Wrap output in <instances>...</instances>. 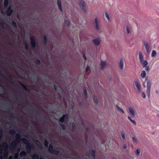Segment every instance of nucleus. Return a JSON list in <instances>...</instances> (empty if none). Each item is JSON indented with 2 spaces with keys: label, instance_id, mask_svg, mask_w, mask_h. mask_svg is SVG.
<instances>
[{
  "label": "nucleus",
  "instance_id": "21",
  "mask_svg": "<svg viewBox=\"0 0 159 159\" xmlns=\"http://www.w3.org/2000/svg\"><path fill=\"white\" fill-rule=\"evenodd\" d=\"M76 128V125L74 122H73L72 123L71 125V130L74 131L75 130Z\"/></svg>",
  "mask_w": 159,
  "mask_h": 159
},
{
  "label": "nucleus",
  "instance_id": "40",
  "mask_svg": "<svg viewBox=\"0 0 159 159\" xmlns=\"http://www.w3.org/2000/svg\"><path fill=\"white\" fill-rule=\"evenodd\" d=\"M16 139L17 140H20L21 139V138L19 134H17L16 135Z\"/></svg>",
  "mask_w": 159,
  "mask_h": 159
},
{
  "label": "nucleus",
  "instance_id": "26",
  "mask_svg": "<svg viewBox=\"0 0 159 159\" xmlns=\"http://www.w3.org/2000/svg\"><path fill=\"white\" fill-rule=\"evenodd\" d=\"M146 75V73L145 72V71L144 70H142L141 71V77L143 78H144Z\"/></svg>",
  "mask_w": 159,
  "mask_h": 159
},
{
  "label": "nucleus",
  "instance_id": "18",
  "mask_svg": "<svg viewBox=\"0 0 159 159\" xmlns=\"http://www.w3.org/2000/svg\"><path fill=\"white\" fill-rule=\"evenodd\" d=\"M17 143L16 141H14L11 144V147L12 150L15 149Z\"/></svg>",
  "mask_w": 159,
  "mask_h": 159
},
{
  "label": "nucleus",
  "instance_id": "43",
  "mask_svg": "<svg viewBox=\"0 0 159 159\" xmlns=\"http://www.w3.org/2000/svg\"><path fill=\"white\" fill-rule=\"evenodd\" d=\"M116 107L120 111H121L122 113H124V111L123 110V109L121 108L120 107H119L118 106H116Z\"/></svg>",
  "mask_w": 159,
  "mask_h": 159
},
{
  "label": "nucleus",
  "instance_id": "37",
  "mask_svg": "<svg viewBox=\"0 0 159 159\" xmlns=\"http://www.w3.org/2000/svg\"><path fill=\"white\" fill-rule=\"evenodd\" d=\"M126 29L127 33L128 34H129L130 33V28L128 25L126 26Z\"/></svg>",
  "mask_w": 159,
  "mask_h": 159
},
{
  "label": "nucleus",
  "instance_id": "25",
  "mask_svg": "<svg viewBox=\"0 0 159 159\" xmlns=\"http://www.w3.org/2000/svg\"><path fill=\"white\" fill-rule=\"evenodd\" d=\"M32 159H42V158H40L39 159V156L36 154H34L32 156Z\"/></svg>",
  "mask_w": 159,
  "mask_h": 159
},
{
  "label": "nucleus",
  "instance_id": "52",
  "mask_svg": "<svg viewBox=\"0 0 159 159\" xmlns=\"http://www.w3.org/2000/svg\"><path fill=\"white\" fill-rule=\"evenodd\" d=\"M54 89L56 91H57V86L55 85H54Z\"/></svg>",
  "mask_w": 159,
  "mask_h": 159
},
{
  "label": "nucleus",
  "instance_id": "64",
  "mask_svg": "<svg viewBox=\"0 0 159 159\" xmlns=\"http://www.w3.org/2000/svg\"><path fill=\"white\" fill-rule=\"evenodd\" d=\"M0 159H3V157L2 156H0Z\"/></svg>",
  "mask_w": 159,
  "mask_h": 159
},
{
  "label": "nucleus",
  "instance_id": "46",
  "mask_svg": "<svg viewBox=\"0 0 159 159\" xmlns=\"http://www.w3.org/2000/svg\"><path fill=\"white\" fill-rule=\"evenodd\" d=\"M25 48L26 50H28L29 49V47L28 46V45L27 43H26V42H25Z\"/></svg>",
  "mask_w": 159,
  "mask_h": 159
},
{
  "label": "nucleus",
  "instance_id": "22",
  "mask_svg": "<svg viewBox=\"0 0 159 159\" xmlns=\"http://www.w3.org/2000/svg\"><path fill=\"white\" fill-rule=\"evenodd\" d=\"M100 65L102 69H103L106 65L105 62L104 61H101Z\"/></svg>",
  "mask_w": 159,
  "mask_h": 159
},
{
  "label": "nucleus",
  "instance_id": "19",
  "mask_svg": "<svg viewBox=\"0 0 159 159\" xmlns=\"http://www.w3.org/2000/svg\"><path fill=\"white\" fill-rule=\"evenodd\" d=\"M119 66L120 68L122 69L123 68L124 62L122 59H121L120 60Z\"/></svg>",
  "mask_w": 159,
  "mask_h": 159
},
{
  "label": "nucleus",
  "instance_id": "16",
  "mask_svg": "<svg viewBox=\"0 0 159 159\" xmlns=\"http://www.w3.org/2000/svg\"><path fill=\"white\" fill-rule=\"evenodd\" d=\"M139 59L140 62H141L143 60V57L142 53L141 52H139Z\"/></svg>",
  "mask_w": 159,
  "mask_h": 159
},
{
  "label": "nucleus",
  "instance_id": "50",
  "mask_svg": "<svg viewBox=\"0 0 159 159\" xmlns=\"http://www.w3.org/2000/svg\"><path fill=\"white\" fill-rule=\"evenodd\" d=\"M121 136L122 137V138L123 139H125V134L122 133H121Z\"/></svg>",
  "mask_w": 159,
  "mask_h": 159
},
{
  "label": "nucleus",
  "instance_id": "53",
  "mask_svg": "<svg viewBox=\"0 0 159 159\" xmlns=\"http://www.w3.org/2000/svg\"><path fill=\"white\" fill-rule=\"evenodd\" d=\"M2 149L1 146L0 145V154H2Z\"/></svg>",
  "mask_w": 159,
  "mask_h": 159
},
{
  "label": "nucleus",
  "instance_id": "34",
  "mask_svg": "<svg viewBox=\"0 0 159 159\" xmlns=\"http://www.w3.org/2000/svg\"><path fill=\"white\" fill-rule=\"evenodd\" d=\"M156 52L155 51L153 50L152 51V54H151V57H154L156 56Z\"/></svg>",
  "mask_w": 159,
  "mask_h": 159
},
{
  "label": "nucleus",
  "instance_id": "23",
  "mask_svg": "<svg viewBox=\"0 0 159 159\" xmlns=\"http://www.w3.org/2000/svg\"><path fill=\"white\" fill-rule=\"evenodd\" d=\"M94 21L96 25V30H98L99 29V26L98 25V21L97 18L95 19Z\"/></svg>",
  "mask_w": 159,
  "mask_h": 159
},
{
  "label": "nucleus",
  "instance_id": "49",
  "mask_svg": "<svg viewBox=\"0 0 159 159\" xmlns=\"http://www.w3.org/2000/svg\"><path fill=\"white\" fill-rule=\"evenodd\" d=\"M90 70L89 67V66H87L85 69V71L88 72Z\"/></svg>",
  "mask_w": 159,
  "mask_h": 159
},
{
  "label": "nucleus",
  "instance_id": "9",
  "mask_svg": "<svg viewBox=\"0 0 159 159\" xmlns=\"http://www.w3.org/2000/svg\"><path fill=\"white\" fill-rule=\"evenodd\" d=\"M144 45L145 48L146 50V52L147 53L149 52V48L150 46L149 43L147 41H144Z\"/></svg>",
  "mask_w": 159,
  "mask_h": 159
},
{
  "label": "nucleus",
  "instance_id": "54",
  "mask_svg": "<svg viewBox=\"0 0 159 159\" xmlns=\"http://www.w3.org/2000/svg\"><path fill=\"white\" fill-rule=\"evenodd\" d=\"M132 139L133 140V141L136 142H137V139L134 138V137H133L132 138Z\"/></svg>",
  "mask_w": 159,
  "mask_h": 159
},
{
  "label": "nucleus",
  "instance_id": "59",
  "mask_svg": "<svg viewBox=\"0 0 159 159\" xmlns=\"http://www.w3.org/2000/svg\"><path fill=\"white\" fill-rule=\"evenodd\" d=\"M123 148L124 149H125L127 148V146L126 145H124L123 146Z\"/></svg>",
  "mask_w": 159,
  "mask_h": 159
},
{
  "label": "nucleus",
  "instance_id": "12",
  "mask_svg": "<svg viewBox=\"0 0 159 159\" xmlns=\"http://www.w3.org/2000/svg\"><path fill=\"white\" fill-rule=\"evenodd\" d=\"M54 150L52 145V144H50L49 146L48 149V152L52 154Z\"/></svg>",
  "mask_w": 159,
  "mask_h": 159
},
{
  "label": "nucleus",
  "instance_id": "41",
  "mask_svg": "<svg viewBox=\"0 0 159 159\" xmlns=\"http://www.w3.org/2000/svg\"><path fill=\"white\" fill-rule=\"evenodd\" d=\"M9 133L11 134H15L16 132L13 130H11L9 131Z\"/></svg>",
  "mask_w": 159,
  "mask_h": 159
},
{
  "label": "nucleus",
  "instance_id": "39",
  "mask_svg": "<svg viewBox=\"0 0 159 159\" xmlns=\"http://www.w3.org/2000/svg\"><path fill=\"white\" fill-rule=\"evenodd\" d=\"M105 14L106 17L107 18V19L108 20V21H110V19L109 16V15L108 13H107V12L106 11L105 12Z\"/></svg>",
  "mask_w": 159,
  "mask_h": 159
},
{
  "label": "nucleus",
  "instance_id": "2",
  "mask_svg": "<svg viewBox=\"0 0 159 159\" xmlns=\"http://www.w3.org/2000/svg\"><path fill=\"white\" fill-rule=\"evenodd\" d=\"M79 5L84 12H86V5L83 0H79Z\"/></svg>",
  "mask_w": 159,
  "mask_h": 159
},
{
  "label": "nucleus",
  "instance_id": "58",
  "mask_svg": "<svg viewBox=\"0 0 159 159\" xmlns=\"http://www.w3.org/2000/svg\"><path fill=\"white\" fill-rule=\"evenodd\" d=\"M83 58L84 60H86V57L84 54Z\"/></svg>",
  "mask_w": 159,
  "mask_h": 159
},
{
  "label": "nucleus",
  "instance_id": "10",
  "mask_svg": "<svg viewBox=\"0 0 159 159\" xmlns=\"http://www.w3.org/2000/svg\"><path fill=\"white\" fill-rule=\"evenodd\" d=\"M18 83L23 88V89L25 91L27 92H30V89L29 88H28L26 85L21 83L20 81L18 82Z\"/></svg>",
  "mask_w": 159,
  "mask_h": 159
},
{
  "label": "nucleus",
  "instance_id": "35",
  "mask_svg": "<svg viewBox=\"0 0 159 159\" xmlns=\"http://www.w3.org/2000/svg\"><path fill=\"white\" fill-rule=\"evenodd\" d=\"M93 100L94 103L97 104L98 103V100L96 97L94 96L93 98Z\"/></svg>",
  "mask_w": 159,
  "mask_h": 159
},
{
  "label": "nucleus",
  "instance_id": "44",
  "mask_svg": "<svg viewBox=\"0 0 159 159\" xmlns=\"http://www.w3.org/2000/svg\"><path fill=\"white\" fill-rule=\"evenodd\" d=\"M140 151L139 149H137L136 151V154L137 155H139L140 153Z\"/></svg>",
  "mask_w": 159,
  "mask_h": 159
},
{
  "label": "nucleus",
  "instance_id": "60",
  "mask_svg": "<svg viewBox=\"0 0 159 159\" xmlns=\"http://www.w3.org/2000/svg\"><path fill=\"white\" fill-rule=\"evenodd\" d=\"M2 137V135L0 134V141L1 140Z\"/></svg>",
  "mask_w": 159,
  "mask_h": 159
},
{
  "label": "nucleus",
  "instance_id": "32",
  "mask_svg": "<svg viewBox=\"0 0 159 159\" xmlns=\"http://www.w3.org/2000/svg\"><path fill=\"white\" fill-rule=\"evenodd\" d=\"M84 95L85 97V98H87L88 94H87V90L85 88H84Z\"/></svg>",
  "mask_w": 159,
  "mask_h": 159
},
{
  "label": "nucleus",
  "instance_id": "38",
  "mask_svg": "<svg viewBox=\"0 0 159 159\" xmlns=\"http://www.w3.org/2000/svg\"><path fill=\"white\" fill-rule=\"evenodd\" d=\"M60 152V151H59L54 150L53 153L56 155H58L59 154Z\"/></svg>",
  "mask_w": 159,
  "mask_h": 159
},
{
  "label": "nucleus",
  "instance_id": "51",
  "mask_svg": "<svg viewBox=\"0 0 159 159\" xmlns=\"http://www.w3.org/2000/svg\"><path fill=\"white\" fill-rule=\"evenodd\" d=\"M9 117L11 118V119H15L16 118V117L14 116H9Z\"/></svg>",
  "mask_w": 159,
  "mask_h": 159
},
{
  "label": "nucleus",
  "instance_id": "3",
  "mask_svg": "<svg viewBox=\"0 0 159 159\" xmlns=\"http://www.w3.org/2000/svg\"><path fill=\"white\" fill-rule=\"evenodd\" d=\"M30 42L31 45V49H34L36 44L35 39L33 36H32L30 37Z\"/></svg>",
  "mask_w": 159,
  "mask_h": 159
},
{
  "label": "nucleus",
  "instance_id": "1",
  "mask_svg": "<svg viewBox=\"0 0 159 159\" xmlns=\"http://www.w3.org/2000/svg\"><path fill=\"white\" fill-rule=\"evenodd\" d=\"M21 140L22 142L26 145V151L28 153L30 152L31 149L33 148L32 145L30 144L29 141L26 139L23 138L21 139Z\"/></svg>",
  "mask_w": 159,
  "mask_h": 159
},
{
  "label": "nucleus",
  "instance_id": "11",
  "mask_svg": "<svg viewBox=\"0 0 159 159\" xmlns=\"http://www.w3.org/2000/svg\"><path fill=\"white\" fill-rule=\"evenodd\" d=\"M2 148L5 149L4 152V155L5 156H7L8 155V152L6 150L7 148V144L6 143H4L2 144Z\"/></svg>",
  "mask_w": 159,
  "mask_h": 159
},
{
  "label": "nucleus",
  "instance_id": "20",
  "mask_svg": "<svg viewBox=\"0 0 159 159\" xmlns=\"http://www.w3.org/2000/svg\"><path fill=\"white\" fill-rule=\"evenodd\" d=\"M43 39V44L46 45L47 44V39L46 36H44Z\"/></svg>",
  "mask_w": 159,
  "mask_h": 159
},
{
  "label": "nucleus",
  "instance_id": "7",
  "mask_svg": "<svg viewBox=\"0 0 159 159\" xmlns=\"http://www.w3.org/2000/svg\"><path fill=\"white\" fill-rule=\"evenodd\" d=\"M13 12V10L11 7L10 6L7 11L5 12V14L8 16H10L11 15Z\"/></svg>",
  "mask_w": 159,
  "mask_h": 159
},
{
  "label": "nucleus",
  "instance_id": "6",
  "mask_svg": "<svg viewBox=\"0 0 159 159\" xmlns=\"http://www.w3.org/2000/svg\"><path fill=\"white\" fill-rule=\"evenodd\" d=\"M68 115L67 114L63 115L59 119V122L61 123L64 122L65 123L68 119Z\"/></svg>",
  "mask_w": 159,
  "mask_h": 159
},
{
  "label": "nucleus",
  "instance_id": "62",
  "mask_svg": "<svg viewBox=\"0 0 159 159\" xmlns=\"http://www.w3.org/2000/svg\"><path fill=\"white\" fill-rule=\"evenodd\" d=\"M143 86H144V87H145L146 86L145 85V82H144L143 83Z\"/></svg>",
  "mask_w": 159,
  "mask_h": 159
},
{
  "label": "nucleus",
  "instance_id": "42",
  "mask_svg": "<svg viewBox=\"0 0 159 159\" xmlns=\"http://www.w3.org/2000/svg\"><path fill=\"white\" fill-rule=\"evenodd\" d=\"M36 64L38 66L40 64V62L39 60L37 59L36 61L35 62Z\"/></svg>",
  "mask_w": 159,
  "mask_h": 159
},
{
  "label": "nucleus",
  "instance_id": "48",
  "mask_svg": "<svg viewBox=\"0 0 159 159\" xmlns=\"http://www.w3.org/2000/svg\"><path fill=\"white\" fill-rule=\"evenodd\" d=\"M145 67V69L146 71H148L149 70V66H146Z\"/></svg>",
  "mask_w": 159,
  "mask_h": 159
},
{
  "label": "nucleus",
  "instance_id": "17",
  "mask_svg": "<svg viewBox=\"0 0 159 159\" xmlns=\"http://www.w3.org/2000/svg\"><path fill=\"white\" fill-rule=\"evenodd\" d=\"M141 62H140L143 67H146L148 64V62L146 60H143Z\"/></svg>",
  "mask_w": 159,
  "mask_h": 159
},
{
  "label": "nucleus",
  "instance_id": "14",
  "mask_svg": "<svg viewBox=\"0 0 159 159\" xmlns=\"http://www.w3.org/2000/svg\"><path fill=\"white\" fill-rule=\"evenodd\" d=\"M129 111V112L130 114L133 116H135V112L134 109L132 107H130L128 108Z\"/></svg>",
  "mask_w": 159,
  "mask_h": 159
},
{
  "label": "nucleus",
  "instance_id": "57",
  "mask_svg": "<svg viewBox=\"0 0 159 159\" xmlns=\"http://www.w3.org/2000/svg\"><path fill=\"white\" fill-rule=\"evenodd\" d=\"M18 155V154H16L15 156V158L16 159L17 158Z\"/></svg>",
  "mask_w": 159,
  "mask_h": 159
},
{
  "label": "nucleus",
  "instance_id": "28",
  "mask_svg": "<svg viewBox=\"0 0 159 159\" xmlns=\"http://www.w3.org/2000/svg\"><path fill=\"white\" fill-rule=\"evenodd\" d=\"M11 24L13 27H14L15 28L17 27V25H16V22L14 21H12Z\"/></svg>",
  "mask_w": 159,
  "mask_h": 159
},
{
  "label": "nucleus",
  "instance_id": "31",
  "mask_svg": "<svg viewBox=\"0 0 159 159\" xmlns=\"http://www.w3.org/2000/svg\"><path fill=\"white\" fill-rule=\"evenodd\" d=\"M44 146L46 147V148L48 147L49 143L47 140H45V141H44Z\"/></svg>",
  "mask_w": 159,
  "mask_h": 159
},
{
  "label": "nucleus",
  "instance_id": "56",
  "mask_svg": "<svg viewBox=\"0 0 159 159\" xmlns=\"http://www.w3.org/2000/svg\"><path fill=\"white\" fill-rule=\"evenodd\" d=\"M8 44L10 46H12V43L11 42H9L8 43Z\"/></svg>",
  "mask_w": 159,
  "mask_h": 159
},
{
  "label": "nucleus",
  "instance_id": "33",
  "mask_svg": "<svg viewBox=\"0 0 159 159\" xmlns=\"http://www.w3.org/2000/svg\"><path fill=\"white\" fill-rule=\"evenodd\" d=\"M36 143L37 144V145L39 147V148H41L42 147V145L37 140H36Z\"/></svg>",
  "mask_w": 159,
  "mask_h": 159
},
{
  "label": "nucleus",
  "instance_id": "61",
  "mask_svg": "<svg viewBox=\"0 0 159 159\" xmlns=\"http://www.w3.org/2000/svg\"><path fill=\"white\" fill-rule=\"evenodd\" d=\"M155 93H156L157 94L158 93H159V91L158 90H156Z\"/></svg>",
  "mask_w": 159,
  "mask_h": 159
},
{
  "label": "nucleus",
  "instance_id": "24",
  "mask_svg": "<svg viewBox=\"0 0 159 159\" xmlns=\"http://www.w3.org/2000/svg\"><path fill=\"white\" fill-rule=\"evenodd\" d=\"M9 0H4V6L5 8L7 7L8 3Z\"/></svg>",
  "mask_w": 159,
  "mask_h": 159
},
{
  "label": "nucleus",
  "instance_id": "8",
  "mask_svg": "<svg viewBox=\"0 0 159 159\" xmlns=\"http://www.w3.org/2000/svg\"><path fill=\"white\" fill-rule=\"evenodd\" d=\"M134 83L136 87L138 90L140 92L141 91V87L140 83L137 80H135Z\"/></svg>",
  "mask_w": 159,
  "mask_h": 159
},
{
  "label": "nucleus",
  "instance_id": "15",
  "mask_svg": "<svg viewBox=\"0 0 159 159\" xmlns=\"http://www.w3.org/2000/svg\"><path fill=\"white\" fill-rule=\"evenodd\" d=\"M57 4L59 10L61 12L63 11L61 0H57Z\"/></svg>",
  "mask_w": 159,
  "mask_h": 159
},
{
  "label": "nucleus",
  "instance_id": "30",
  "mask_svg": "<svg viewBox=\"0 0 159 159\" xmlns=\"http://www.w3.org/2000/svg\"><path fill=\"white\" fill-rule=\"evenodd\" d=\"M65 23L67 26H69L70 25V22L68 19L65 20Z\"/></svg>",
  "mask_w": 159,
  "mask_h": 159
},
{
  "label": "nucleus",
  "instance_id": "29",
  "mask_svg": "<svg viewBox=\"0 0 159 159\" xmlns=\"http://www.w3.org/2000/svg\"><path fill=\"white\" fill-rule=\"evenodd\" d=\"M20 155L21 157L25 156L26 155V153L25 152L23 151L20 152Z\"/></svg>",
  "mask_w": 159,
  "mask_h": 159
},
{
  "label": "nucleus",
  "instance_id": "5",
  "mask_svg": "<svg viewBox=\"0 0 159 159\" xmlns=\"http://www.w3.org/2000/svg\"><path fill=\"white\" fill-rule=\"evenodd\" d=\"M86 155L89 157L92 156L93 159H96V151L94 149L92 150V152L91 153L90 151H89L87 152Z\"/></svg>",
  "mask_w": 159,
  "mask_h": 159
},
{
  "label": "nucleus",
  "instance_id": "27",
  "mask_svg": "<svg viewBox=\"0 0 159 159\" xmlns=\"http://www.w3.org/2000/svg\"><path fill=\"white\" fill-rule=\"evenodd\" d=\"M128 118L134 125H136V122L134 120H132L129 116H128Z\"/></svg>",
  "mask_w": 159,
  "mask_h": 159
},
{
  "label": "nucleus",
  "instance_id": "45",
  "mask_svg": "<svg viewBox=\"0 0 159 159\" xmlns=\"http://www.w3.org/2000/svg\"><path fill=\"white\" fill-rule=\"evenodd\" d=\"M0 25H1V26L2 27V28H3L4 29L5 28L4 23L3 22H0Z\"/></svg>",
  "mask_w": 159,
  "mask_h": 159
},
{
  "label": "nucleus",
  "instance_id": "47",
  "mask_svg": "<svg viewBox=\"0 0 159 159\" xmlns=\"http://www.w3.org/2000/svg\"><path fill=\"white\" fill-rule=\"evenodd\" d=\"M142 97L144 98H146V95L144 92H142Z\"/></svg>",
  "mask_w": 159,
  "mask_h": 159
},
{
  "label": "nucleus",
  "instance_id": "36",
  "mask_svg": "<svg viewBox=\"0 0 159 159\" xmlns=\"http://www.w3.org/2000/svg\"><path fill=\"white\" fill-rule=\"evenodd\" d=\"M60 126L63 130L66 129V126L64 124L61 123L60 124Z\"/></svg>",
  "mask_w": 159,
  "mask_h": 159
},
{
  "label": "nucleus",
  "instance_id": "55",
  "mask_svg": "<svg viewBox=\"0 0 159 159\" xmlns=\"http://www.w3.org/2000/svg\"><path fill=\"white\" fill-rule=\"evenodd\" d=\"M3 130L2 129L0 130V134L2 135Z\"/></svg>",
  "mask_w": 159,
  "mask_h": 159
},
{
  "label": "nucleus",
  "instance_id": "4",
  "mask_svg": "<svg viewBox=\"0 0 159 159\" xmlns=\"http://www.w3.org/2000/svg\"><path fill=\"white\" fill-rule=\"evenodd\" d=\"M151 87V82L150 80H148L147 82V90L146 93L149 98H150V89Z\"/></svg>",
  "mask_w": 159,
  "mask_h": 159
},
{
  "label": "nucleus",
  "instance_id": "13",
  "mask_svg": "<svg viewBox=\"0 0 159 159\" xmlns=\"http://www.w3.org/2000/svg\"><path fill=\"white\" fill-rule=\"evenodd\" d=\"M93 43L96 46H98L100 43V40L98 39H93Z\"/></svg>",
  "mask_w": 159,
  "mask_h": 159
},
{
  "label": "nucleus",
  "instance_id": "63",
  "mask_svg": "<svg viewBox=\"0 0 159 159\" xmlns=\"http://www.w3.org/2000/svg\"><path fill=\"white\" fill-rule=\"evenodd\" d=\"M2 77L3 78H5V79H7V78L5 77L4 75H2Z\"/></svg>",
  "mask_w": 159,
  "mask_h": 159
}]
</instances>
